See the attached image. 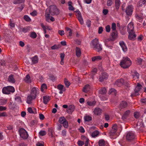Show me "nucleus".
Returning a JSON list of instances; mask_svg holds the SVG:
<instances>
[{"label": "nucleus", "instance_id": "1", "mask_svg": "<svg viewBox=\"0 0 146 146\" xmlns=\"http://www.w3.org/2000/svg\"><path fill=\"white\" fill-rule=\"evenodd\" d=\"M131 64V62L130 59L127 57H123L120 62V66L123 68L129 67Z\"/></svg>", "mask_w": 146, "mask_h": 146}, {"label": "nucleus", "instance_id": "2", "mask_svg": "<svg viewBox=\"0 0 146 146\" xmlns=\"http://www.w3.org/2000/svg\"><path fill=\"white\" fill-rule=\"evenodd\" d=\"M117 126L116 124L114 125L112 129L110 131V137L111 139H115L118 135L117 133L116 132L117 131Z\"/></svg>", "mask_w": 146, "mask_h": 146}, {"label": "nucleus", "instance_id": "3", "mask_svg": "<svg viewBox=\"0 0 146 146\" xmlns=\"http://www.w3.org/2000/svg\"><path fill=\"white\" fill-rule=\"evenodd\" d=\"M15 91L14 87L12 86H8L4 87L2 89V92L4 94H9L11 92L13 93Z\"/></svg>", "mask_w": 146, "mask_h": 146}, {"label": "nucleus", "instance_id": "4", "mask_svg": "<svg viewBox=\"0 0 146 146\" xmlns=\"http://www.w3.org/2000/svg\"><path fill=\"white\" fill-rule=\"evenodd\" d=\"M114 85L115 86L120 87L124 85L127 87L129 86V84L128 83L122 79H118L116 80L115 82Z\"/></svg>", "mask_w": 146, "mask_h": 146}, {"label": "nucleus", "instance_id": "5", "mask_svg": "<svg viewBox=\"0 0 146 146\" xmlns=\"http://www.w3.org/2000/svg\"><path fill=\"white\" fill-rule=\"evenodd\" d=\"M49 11L51 12V14L52 15H57L59 14V11L56 7L54 5H52L50 6Z\"/></svg>", "mask_w": 146, "mask_h": 146}, {"label": "nucleus", "instance_id": "6", "mask_svg": "<svg viewBox=\"0 0 146 146\" xmlns=\"http://www.w3.org/2000/svg\"><path fill=\"white\" fill-rule=\"evenodd\" d=\"M74 12L75 13V15L80 23L81 25H83L84 23V22L81 12L78 9L74 11Z\"/></svg>", "mask_w": 146, "mask_h": 146}, {"label": "nucleus", "instance_id": "7", "mask_svg": "<svg viewBox=\"0 0 146 146\" xmlns=\"http://www.w3.org/2000/svg\"><path fill=\"white\" fill-rule=\"evenodd\" d=\"M19 133L21 137L24 139H27L29 135L27 132L23 128L20 130Z\"/></svg>", "mask_w": 146, "mask_h": 146}, {"label": "nucleus", "instance_id": "8", "mask_svg": "<svg viewBox=\"0 0 146 146\" xmlns=\"http://www.w3.org/2000/svg\"><path fill=\"white\" fill-rule=\"evenodd\" d=\"M141 88V85L139 83H138L137 86L136 87L134 92L131 94V96L132 97L133 96H135L138 95H139V92Z\"/></svg>", "mask_w": 146, "mask_h": 146}, {"label": "nucleus", "instance_id": "9", "mask_svg": "<svg viewBox=\"0 0 146 146\" xmlns=\"http://www.w3.org/2000/svg\"><path fill=\"white\" fill-rule=\"evenodd\" d=\"M133 7L132 5H129L127 6L125 10V13L128 15L131 16L133 10Z\"/></svg>", "mask_w": 146, "mask_h": 146}, {"label": "nucleus", "instance_id": "10", "mask_svg": "<svg viewBox=\"0 0 146 146\" xmlns=\"http://www.w3.org/2000/svg\"><path fill=\"white\" fill-rule=\"evenodd\" d=\"M135 135L134 132L132 131H130L128 132L126 135V139L128 140H131L134 139Z\"/></svg>", "mask_w": 146, "mask_h": 146}, {"label": "nucleus", "instance_id": "11", "mask_svg": "<svg viewBox=\"0 0 146 146\" xmlns=\"http://www.w3.org/2000/svg\"><path fill=\"white\" fill-rule=\"evenodd\" d=\"M108 76L106 72L102 73L100 76L99 80L100 82H102L104 80H106L108 78Z\"/></svg>", "mask_w": 146, "mask_h": 146}, {"label": "nucleus", "instance_id": "12", "mask_svg": "<svg viewBox=\"0 0 146 146\" xmlns=\"http://www.w3.org/2000/svg\"><path fill=\"white\" fill-rule=\"evenodd\" d=\"M93 112L95 115H100L102 113V110L99 108H96L93 110Z\"/></svg>", "mask_w": 146, "mask_h": 146}, {"label": "nucleus", "instance_id": "13", "mask_svg": "<svg viewBox=\"0 0 146 146\" xmlns=\"http://www.w3.org/2000/svg\"><path fill=\"white\" fill-rule=\"evenodd\" d=\"M38 90L37 88L35 87H34L31 89V92L30 94L36 98Z\"/></svg>", "mask_w": 146, "mask_h": 146}, {"label": "nucleus", "instance_id": "14", "mask_svg": "<svg viewBox=\"0 0 146 146\" xmlns=\"http://www.w3.org/2000/svg\"><path fill=\"white\" fill-rule=\"evenodd\" d=\"M128 32L129 33L128 38L131 40L134 39L136 37V35L134 31Z\"/></svg>", "mask_w": 146, "mask_h": 146}, {"label": "nucleus", "instance_id": "15", "mask_svg": "<svg viewBox=\"0 0 146 146\" xmlns=\"http://www.w3.org/2000/svg\"><path fill=\"white\" fill-rule=\"evenodd\" d=\"M119 44L124 52H126L127 51V48L123 41H120L119 42Z\"/></svg>", "mask_w": 146, "mask_h": 146}, {"label": "nucleus", "instance_id": "16", "mask_svg": "<svg viewBox=\"0 0 146 146\" xmlns=\"http://www.w3.org/2000/svg\"><path fill=\"white\" fill-rule=\"evenodd\" d=\"M131 75L132 78L134 80L138 79L139 76V74L136 71L133 70L131 71Z\"/></svg>", "mask_w": 146, "mask_h": 146}, {"label": "nucleus", "instance_id": "17", "mask_svg": "<svg viewBox=\"0 0 146 146\" xmlns=\"http://www.w3.org/2000/svg\"><path fill=\"white\" fill-rule=\"evenodd\" d=\"M36 97H34L33 95L30 94L28 96L27 98V102L28 104H30L32 103V101L35 99Z\"/></svg>", "mask_w": 146, "mask_h": 146}, {"label": "nucleus", "instance_id": "18", "mask_svg": "<svg viewBox=\"0 0 146 146\" xmlns=\"http://www.w3.org/2000/svg\"><path fill=\"white\" fill-rule=\"evenodd\" d=\"M133 24V23L131 22L128 25L127 30L128 32L134 31Z\"/></svg>", "mask_w": 146, "mask_h": 146}, {"label": "nucleus", "instance_id": "19", "mask_svg": "<svg viewBox=\"0 0 146 146\" xmlns=\"http://www.w3.org/2000/svg\"><path fill=\"white\" fill-rule=\"evenodd\" d=\"M111 44H113V42L112 41L110 40L109 39H107L106 40V42L105 43V45L109 48L110 49H112L113 46L111 45H109Z\"/></svg>", "mask_w": 146, "mask_h": 146}, {"label": "nucleus", "instance_id": "20", "mask_svg": "<svg viewBox=\"0 0 146 146\" xmlns=\"http://www.w3.org/2000/svg\"><path fill=\"white\" fill-rule=\"evenodd\" d=\"M130 113V111L127 110L124 113L122 117V118L123 120L126 119L129 116Z\"/></svg>", "mask_w": 146, "mask_h": 146}, {"label": "nucleus", "instance_id": "21", "mask_svg": "<svg viewBox=\"0 0 146 146\" xmlns=\"http://www.w3.org/2000/svg\"><path fill=\"white\" fill-rule=\"evenodd\" d=\"M32 63L33 64L37 63L38 61V58L37 56L35 55L31 58Z\"/></svg>", "mask_w": 146, "mask_h": 146}, {"label": "nucleus", "instance_id": "22", "mask_svg": "<svg viewBox=\"0 0 146 146\" xmlns=\"http://www.w3.org/2000/svg\"><path fill=\"white\" fill-rule=\"evenodd\" d=\"M91 87L90 85L89 84H87L83 88L82 91L85 93H87L89 91Z\"/></svg>", "mask_w": 146, "mask_h": 146}, {"label": "nucleus", "instance_id": "23", "mask_svg": "<svg viewBox=\"0 0 146 146\" xmlns=\"http://www.w3.org/2000/svg\"><path fill=\"white\" fill-rule=\"evenodd\" d=\"M127 106V103L125 101H123L120 103L119 107L120 109H122L126 108Z\"/></svg>", "mask_w": 146, "mask_h": 146}, {"label": "nucleus", "instance_id": "24", "mask_svg": "<svg viewBox=\"0 0 146 146\" xmlns=\"http://www.w3.org/2000/svg\"><path fill=\"white\" fill-rule=\"evenodd\" d=\"M100 132L98 130H95L93 131L91 134L92 137L93 138H96L98 136Z\"/></svg>", "mask_w": 146, "mask_h": 146}, {"label": "nucleus", "instance_id": "25", "mask_svg": "<svg viewBox=\"0 0 146 146\" xmlns=\"http://www.w3.org/2000/svg\"><path fill=\"white\" fill-rule=\"evenodd\" d=\"M66 111L69 114H72L73 112V105H70L69 106Z\"/></svg>", "mask_w": 146, "mask_h": 146}, {"label": "nucleus", "instance_id": "26", "mask_svg": "<svg viewBox=\"0 0 146 146\" xmlns=\"http://www.w3.org/2000/svg\"><path fill=\"white\" fill-rule=\"evenodd\" d=\"M43 102L45 104H46L50 100V97L49 96H45L43 97Z\"/></svg>", "mask_w": 146, "mask_h": 146}, {"label": "nucleus", "instance_id": "27", "mask_svg": "<svg viewBox=\"0 0 146 146\" xmlns=\"http://www.w3.org/2000/svg\"><path fill=\"white\" fill-rule=\"evenodd\" d=\"M93 48L97 51L99 52L102 50V46L101 44H99L95 46H94Z\"/></svg>", "mask_w": 146, "mask_h": 146}, {"label": "nucleus", "instance_id": "28", "mask_svg": "<svg viewBox=\"0 0 146 146\" xmlns=\"http://www.w3.org/2000/svg\"><path fill=\"white\" fill-rule=\"evenodd\" d=\"M98 44H99L98 39L95 38L92 41L91 45V46H92L94 47V46H96Z\"/></svg>", "mask_w": 146, "mask_h": 146}, {"label": "nucleus", "instance_id": "29", "mask_svg": "<svg viewBox=\"0 0 146 146\" xmlns=\"http://www.w3.org/2000/svg\"><path fill=\"white\" fill-rule=\"evenodd\" d=\"M24 80L27 83H30L31 82V80L29 74H27L24 78Z\"/></svg>", "mask_w": 146, "mask_h": 146}, {"label": "nucleus", "instance_id": "30", "mask_svg": "<svg viewBox=\"0 0 146 146\" xmlns=\"http://www.w3.org/2000/svg\"><path fill=\"white\" fill-rule=\"evenodd\" d=\"M8 80L9 82L11 83H14L15 82V80L14 78V75L11 74L8 77Z\"/></svg>", "mask_w": 146, "mask_h": 146}, {"label": "nucleus", "instance_id": "31", "mask_svg": "<svg viewBox=\"0 0 146 146\" xmlns=\"http://www.w3.org/2000/svg\"><path fill=\"white\" fill-rule=\"evenodd\" d=\"M76 56L78 57H80L81 55V53L80 49L79 48L76 47Z\"/></svg>", "mask_w": 146, "mask_h": 146}, {"label": "nucleus", "instance_id": "32", "mask_svg": "<svg viewBox=\"0 0 146 146\" xmlns=\"http://www.w3.org/2000/svg\"><path fill=\"white\" fill-rule=\"evenodd\" d=\"M111 29L113 31H114L113 32V33L114 34H112L113 35H116V33H115V31L116 29V25L115 23H112L111 25Z\"/></svg>", "mask_w": 146, "mask_h": 146}, {"label": "nucleus", "instance_id": "33", "mask_svg": "<svg viewBox=\"0 0 146 146\" xmlns=\"http://www.w3.org/2000/svg\"><path fill=\"white\" fill-rule=\"evenodd\" d=\"M117 93V92L113 88H111L110 90L109 94L115 96Z\"/></svg>", "mask_w": 146, "mask_h": 146}, {"label": "nucleus", "instance_id": "34", "mask_svg": "<svg viewBox=\"0 0 146 146\" xmlns=\"http://www.w3.org/2000/svg\"><path fill=\"white\" fill-rule=\"evenodd\" d=\"M47 9H46V12L45 13V18L47 21L50 19V14H51V12L50 11H47Z\"/></svg>", "mask_w": 146, "mask_h": 146}, {"label": "nucleus", "instance_id": "35", "mask_svg": "<svg viewBox=\"0 0 146 146\" xmlns=\"http://www.w3.org/2000/svg\"><path fill=\"white\" fill-rule=\"evenodd\" d=\"M84 121H89L92 120V117L88 115H86L84 117Z\"/></svg>", "mask_w": 146, "mask_h": 146}, {"label": "nucleus", "instance_id": "36", "mask_svg": "<svg viewBox=\"0 0 146 146\" xmlns=\"http://www.w3.org/2000/svg\"><path fill=\"white\" fill-rule=\"evenodd\" d=\"M25 0H15L13 2L14 4H17L23 3L24 2Z\"/></svg>", "mask_w": 146, "mask_h": 146}, {"label": "nucleus", "instance_id": "37", "mask_svg": "<svg viewBox=\"0 0 146 146\" xmlns=\"http://www.w3.org/2000/svg\"><path fill=\"white\" fill-rule=\"evenodd\" d=\"M66 120V119L64 117H60L59 118L58 122L62 124Z\"/></svg>", "mask_w": 146, "mask_h": 146}, {"label": "nucleus", "instance_id": "38", "mask_svg": "<svg viewBox=\"0 0 146 146\" xmlns=\"http://www.w3.org/2000/svg\"><path fill=\"white\" fill-rule=\"evenodd\" d=\"M120 3V0H115V5L116 9H119Z\"/></svg>", "mask_w": 146, "mask_h": 146}, {"label": "nucleus", "instance_id": "39", "mask_svg": "<svg viewBox=\"0 0 146 146\" xmlns=\"http://www.w3.org/2000/svg\"><path fill=\"white\" fill-rule=\"evenodd\" d=\"M102 58V57L100 56H94L92 58V61H98Z\"/></svg>", "mask_w": 146, "mask_h": 146}, {"label": "nucleus", "instance_id": "40", "mask_svg": "<svg viewBox=\"0 0 146 146\" xmlns=\"http://www.w3.org/2000/svg\"><path fill=\"white\" fill-rule=\"evenodd\" d=\"M96 102L95 101H88L87 104L90 106H94L96 104Z\"/></svg>", "mask_w": 146, "mask_h": 146}, {"label": "nucleus", "instance_id": "41", "mask_svg": "<svg viewBox=\"0 0 146 146\" xmlns=\"http://www.w3.org/2000/svg\"><path fill=\"white\" fill-rule=\"evenodd\" d=\"M66 31L69 33V36H71L72 35V30L68 27H66Z\"/></svg>", "mask_w": 146, "mask_h": 146}, {"label": "nucleus", "instance_id": "42", "mask_svg": "<svg viewBox=\"0 0 146 146\" xmlns=\"http://www.w3.org/2000/svg\"><path fill=\"white\" fill-rule=\"evenodd\" d=\"M98 144L99 146H104L105 143L104 140L102 139L100 140L99 141Z\"/></svg>", "mask_w": 146, "mask_h": 146}, {"label": "nucleus", "instance_id": "43", "mask_svg": "<svg viewBox=\"0 0 146 146\" xmlns=\"http://www.w3.org/2000/svg\"><path fill=\"white\" fill-rule=\"evenodd\" d=\"M99 93L102 94H104L106 92V90L105 88H103L100 89L99 91Z\"/></svg>", "mask_w": 146, "mask_h": 146}, {"label": "nucleus", "instance_id": "44", "mask_svg": "<svg viewBox=\"0 0 146 146\" xmlns=\"http://www.w3.org/2000/svg\"><path fill=\"white\" fill-rule=\"evenodd\" d=\"M47 88V87L46 85L44 84H42L40 88L41 91L42 92H43L44 90Z\"/></svg>", "mask_w": 146, "mask_h": 146}, {"label": "nucleus", "instance_id": "45", "mask_svg": "<svg viewBox=\"0 0 146 146\" xmlns=\"http://www.w3.org/2000/svg\"><path fill=\"white\" fill-rule=\"evenodd\" d=\"M23 19L25 20L27 22H30L31 21L30 18L27 15H25L23 17Z\"/></svg>", "mask_w": 146, "mask_h": 146}, {"label": "nucleus", "instance_id": "46", "mask_svg": "<svg viewBox=\"0 0 146 146\" xmlns=\"http://www.w3.org/2000/svg\"><path fill=\"white\" fill-rule=\"evenodd\" d=\"M64 82L66 86L67 87H68L70 85V83L66 78H65L64 79Z\"/></svg>", "mask_w": 146, "mask_h": 146}, {"label": "nucleus", "instance_id": "47", "mask_svg": "<svg viewBox=\"0 0 146 146\" xmlns=\"http://www.w3.org/2000/svg\"><path fill=\"white\" fill-rule=\"evenodd\" d=\"M46 133L45 131L44 130H41L39 132L40 135L41 136H43L45 135Z\"/></svg>", "mask_w": 146, "mask_h": 146}, {"label": "nucleus", "instance_id": "48", "mask_svg": "<svg viewBox=\"0 0 146 146\" xmlns=\"http://www.w3.org/2000/svg\"><path fill=\"white\" fill-rule=\"evenodd\" d=\"M146 3V0H140L139 4L140 6H142L143 5H144Z\"/></svg>", "mask_w": 146, "mask_h": 146}, {"label": "nucleus", "instance_id": "49", "mask_svg": "<svg viewBox=\"0 0 146 146\" xmlns=\"http://www.w3.org/2000/svg\"><path fill=\"white\" fill-rule=\"evenodd\" d=\"M40 25L42 27V28L43 29L44 32V33L46 34V28L45 27V26L44 25V24L42 23H40Z\"/></svg>", "mask_w": 146, "mask_h": 146}, {"label": "nucleus", "instance_id": "50", "mask_svg": "<svg viewBox=\"0 0 146 146\" xmlns=\"http://www.w3.org/2000/svg\"><path fill=\"white\" fill-rule=\"evenodd\" d=\"M37 35L34 32H33L31 33L30 35V37L33 38H35L36 37Z\"/></svg>", "mask_w": 146, "mask_h": 146}, {"label": "nucleus", "instance_id": "51", "mask_svg": "<svg viewBox=\"0 0 146 146\" xmlns=\"http://www.w3.org/2000/svg\"><path fill=\"white\" fill-rule=\"evenodd\" d=\"M59 47V45L55 44L51 47V49L52 50L56 49H58Z\"/></svg>", "mask_w": 146, "mask_h": 146}, {"label": "nucleus", "instance_id": "52", "mask_svg": "<svg viewBox=\"0 0 146 146\" xmlns=\"http://www.w3.org/2000/svg\"><path fill=\"white\" fill-rule=\"evenodd\" d=\"M62 124H63V126L65 128H66L68 127V122L66 120Z\"/></svg>", "mask_w": 146, "mask_h": 146}, {"label": "nucleus", "instance_id": "53", "mask_svg": "<svg viewBox=\"0 0 146 146\" xmlns=\"http://www.w3.org/2000/svg\"><path fill=\"white\" fill-rule=\"evenodd\" d=\"M68 4L69 6V9L70 10H73V7L72 5V2L69 1Z\"/></svg>", "mask_w": 146, "mask_h": 146}, {"label": "nucleus", "instance_id": "54", "mask_svg": "<svg viewBox=\"0 0 146 146\" xmlns=\"http://www.w3.org/2000/svg\"><path fill=\"white\" fill-rule=\"evenodd\" d=\"M15 100L17 102H21V98L19 96H17L15 98Z\"/></svg>", "mask_w": 146, "mask_h": 146}, {"label": "nucleus", "instance_id": "55", "mask_svg": "<svg viewBox=\"0 0 146 146\" xmlns=\"http://www.w3.org/2000/svg\"><path fill=\"white\" fill-rule=\"evenodd\" d=\"M64 86L61 84L58 85L57 86V88L60 90H63Z\"/></svg>", "mask_w": 146, "mask_h": 146}, {"label": "nucleus", "instance_id": "56", "mask_svg": "<svg viewBox=\"0 0 146 146\" xmlns=\"http://www.w3.org/2000/svg\"><path fill=\"white\" fill-rule=\"evenodd\" d=\"M28 112L31 113H34V112L31 107H29L28 108Z\"/></svg>", "mask_w": 146, "mask_h": 146}, {"label": "nucleus", "instance_id": "57", "mask_svg": "<svg viewBox=\"0 0 146 146\" xmlns=\"http://www.w3.org/2000/svg\"><path fill=\"white\" fill-rule=\"evenodd\" d=\"M86 25L88 27H90L91 25V21L89 20H87L86 22Z\"/></svg>", "mask_w": 146, "mask_h": 146}, {"label": "nucleus", "instance_id": "58", "mask_svg": "<svg viewBox=\"0 0 146 146\" xmlns=\"http://www.w3.org/2000/svg\"><path fill=\"white\" fill-rule=\"evenodd\" d=\"M78 130H79L80 132L82 133H84L85 131L84 129L82 126L80 127V128L78 129Z\"/></svg>", "mask_w": 146, "mask_h": 146}, {"label": "nucleus", "instance_id": "59", "mask_svg": "<svg viewBox=\"0 0 146 146\" xmlns=\"http://www.w3.org/2000/svg\"><path fill=\"white\" fill-rule=\"evenodd\" d=\"M29 29V28L25 27L23 28L22 29V31L24 33H26L27 32Z\"/></svg>", "mask_w": 146, "mask_h": 146}, {"label": "nucleus", "instance_id": "60", "mask_svg": "<svg viewBox=\"0 0 146 146\" xmlns=\"http://www.w3.org/2000/svg\"><path fill=\"white\" fill-rule=\"evenodd\" d=\"M106 31L107 32H109L110 31V27L109 25H108L106 27Z\"/></svg>", "mask_w": 146, "mask_h": 146}, {"label": "nucleus", "instance_id": "61", "mask_svg": "<svg viewBox=\"0 0 146 146\" xmlns=\"http://www.w3.org/2000/svg\"><path fill=\"white\" fill-rule=\"evenodd\" d=\"M112 1L111 0H108L107 2V5L108 6H111L112 4Z\"/></svg>", "mask_w": 146, "mask_h": 146}, {"label": "nucleus", "instance_id": "62", "mask_svg": "<svg viewBox=\"0 0 146 146\" xmlns=\"http://www.w3.org/2000/svg\"><path fill=\"white\" fill-rule=\"evenodd\" d=\"M134 117L136 118H137L139 116V114L138 112H136L134 113Z\"/></svg>", "mask_w": 146, "mask_h": 146}, {"label": "nucleus", "instance_id": "63", "mask_svg": "<svg viewBox=\"0 0 146 146\" xmlns=\"http://www.w3.org/2000/svg\"><path fill=\"white\" fill-rule=\"evenodd\" d=\"M7 109V108L6 107H4L2 106H0V111H3Z\"/></svg>", "mask_w": 146, "mask_h": 146}, {"label": "nucleus", "instance_id": "64", "mask_svg": "<svg viewBox=\"0 0 146 146\" xmlns=\"http://www.w3.org/2000/svg\"><path fill=\"white\" fill-rule=\"evenodd\" d=\"M78 145L79 146H82L84 144V142L81 141H78Z\"/></svg>", "mask_w": 146, "mask_h": 146}]
</instances>
